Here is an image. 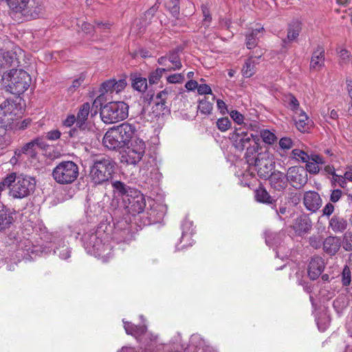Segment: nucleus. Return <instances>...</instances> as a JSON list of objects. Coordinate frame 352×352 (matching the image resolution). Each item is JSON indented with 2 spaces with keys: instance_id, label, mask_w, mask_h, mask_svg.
Segmentation results:
<instances>
[{
  "instance_id": "nucleus-1",
  "label": "nucleus",
  "mask_w": 352,
  "mask_h": 352,
  "mask_svg": "<svg viewBox=\"0 0 352 352\" xmlns=\"http://www.w3.org/2000/svg\"><path fill=\"white\" fill-rule=\"evenodd\" d=\"M1 186L10 189V195L14 199H23L32 193L36 187L34 177L12 173L2 181Z\"/></svg>"
},
{
  "instance_id": "nucleus-2",
  "label": "nucleus",
  "mask_w": 352,
  "mask_h": 352,
  "mask_svg": "<svg viewBox=\"0 0 352 352\" xmlns=\"http://www.w3.org/2000/svg\"><path fill=\"white\" fill-rule=\"evenodd\" d=\"M116 170V162L109 156L98 155L92 160L89 177L95 185L108 183Z\"/></svg>"
},
{
  "instance_id": "nucleus-3",
  "label": "nucleus",
  "mask_w": 352,
  "mask_h": 352,
  "mask_svg": "<svg viewBox=\"0 0 352 352\" xmlns=\"http://www.w3.org/2000/svg\"><path fill=\"white\" fill-rule=\"evenodd\" d=\"M21 99H6L0 104V126L10 130L16 120L21 116Z\"/></svg>"
},
{
  "instance_id": "nucleus-4",
  "label": "nucleus",
  "mask_w": 352,
  "mask_h": 352,
  "mask_svg": "<svg viewBox=\"0 0 352 352\" xmlns=\"http://www.w3.org/2000/svg\"><path fill=\"white\" fill-rule=\"evenodd\" d=\"M129 106L124 102H111L100 109V117L106 124H111L123 120L128 117Z\"/></svg>"
},
{
  "instance_id": "nucleus-5",
  "label": "nucleus",
  "mask_w": 352,
  "mask_h": 352,
  "mask_svg": "<svg viewBox=\"0 0 352 352\" xmlns=\"http://www.w3.org/2000/svg\"><path fill=\"white\" fill-rule=\"evenodd\" d=\"M79 174L78 165L72 161L60 162L53 170L52 177L60 184L74 182Z\"/></svg>"
},
{
  "instance_id": "nucleus-6",
  "label": "nucleus",
  "mask_w": 352,
  "mask_h": 352,
  "mask_svg": "<svg viewBox=\"0 0 352 352\" xmlns=\"http://www.w3.org/2000/svg\"><path fill=\"white\" fill-rule=\"evenodd\" d=\"M5 78L10 82V91L14 95L24 93L31 82L30 75L23 69H11Z\"/></svg>"
},
{
  "instance_id": "nucleus-7",
  "label": "nucleus",
  "mask_w": 352,
  "mask_h": 352,
  "mask_svg": "<svg viewBox=\"0 0 352 352\" xmlns=\"http://www.w3.org/2000/svg\"><path fill=\"white\" fill-rule=\"evenodd\" d=\"M100 235V234L95 231H90L85 233L82 238L83 245L87 252L95 256H101L107 248L102 243Z\"/></svg>"
},
{
  "instance_id": "nucleus-8",
  "label": "nucleus",
  "mask_w": 352,
  "mask_h": 352,
  "mask_svg": "<svg viewBox=\"0 0 352 352\" xmlns=\"http://www.w3.org/2000/svg\"><path fill=\"white\" fill-rule=\"evenodd\" d=\"M123 203L127 212L133 216L143 212L146 206L143 195L136 189L123 198Z\"/></svg>"
},
{
  "instance_id": "nucleus-9",
  "label": "nucleus",
  "mask_w": 352,
  "mask_h": 352,
  "mask_svg": "<svg viewBox=\"0 0 352 352\" xmlns=\"http://www.w3.org/2000/svg\"><path fill=\"white\" fill-rule=\"evenodd\" d=\"M258 175L262 178L267 179L270 177L274 170V162L272 157L266 153H259L257 154V161H254L252 164Z\"/></svg>"
},
{
  "instance_id": "nucleus-10",
  "label": "nucleus",
  "mask_w": 352,
  "mask_h": 352,
  "mask_svg": "<svg viewBox=\"0 0 352 352\" xmlns=\"http://www.w3.org/2000/svg\"><path fill=\"white\" fill-rule=\"evenodd\" d=\"M69 137L81 144H91L96 138V131L90 125H84L78 127L76 126L67 133Z\"/></svg>"
},
{
  "instance_id": "nucleus-11",
  "label": "nucleus",
  "mask_w": 352,
  "mask_h": 352,
  "mask_svg": "<svg viewBox=\"0 0 352 352\" xmlns=\"http://www.w3.org/2000/svg\"><path fill=\"white\" fill-rule=\"evenodd\" d=\"M287 182H290L292 186L300 189L307 182V173L302 166H294L290 167L287 173Z\"/></svg>"
},
{
  "instance_id": "nucleus-12",
  "label": "nucleus",
  "mask_w": 352,
  "mask_h": 352,
  "mask_svg": "<svg viewBox=\"0 0 352 352\" xmlns=\"http://www.w3.org/2000/svg\"><path fill=\"white\" fill-rule=\"evenodd\" d=\"M230 138L232 141L235 148L241 151L245 149L244 144L251 142V140H254L256 136L252 133H249L247 131L236 129L235 131L230 134Z\"/></svg>"
},
{
  "instance_id": "nucleus-13",
  "label": "nucleus",
  "mask_w": 352,
  "mask_h": 352,
  "mask_svg": "<svg viewBox=\"0 0 352 352\" xmlns=\"http://www.w3.org/2000/svg\"><path fill=\"white\" fill-rule=\"evenodd\" d=\"M133 234L130 230V226L126 221L117 222L115 226L114 239L118 243H128L133 239Z\"/></svg>"
},
{
  "instance_id": "nucleus-14",
  "label": "nucleus",
  "mask_w": 352,
  "mask_h": 352,
  "mask_svg": "<svg viewBox=\"0 0 352 352\" xmlns=\"http://www.w3.org/2000/svg\"><path fill=\"white\" fill-rule=\"evenodd\" d=\"M16 219V211L6 206L0 210V232L9 230Z\"/></svg>"
},
{
  "instance_id": "nucleus-15",
  "label": "nucleus",
  "mask_w": 352,
  "mask_h": 352,
  "mask_svg": "<svg viewBox=\"0 0 352 352\" xmlns=\"http://www.w3.org/2000/svg\"><path fill=\"white\" fill-rule=\"evenodd\" d=\"M126 86V81L125 78H120L118 80L116 79H109L104 82L100 88V92L102 95L105 93H113L116 94L122 91Z\"/></svg>"
},
{
  "instance_id": "nucleus-16",
  "label": "nucleus",
  "mask_w": 352,
  "mask_h": 352,
  "mask_svg": "<svg viewBox=\"0 0 352 352\" xmlns=\"http://www.w3.org/2000/svg\"><path fill=\"white\" fill-rule=\"evenodd\" d=\"M312 228V222L309 215L301 214L296 219L293 225V229L296 234L302 236L308 233Z\"/></svg>"
},
{
  "instance_id": "nucleus-17",
  "label": "nucleus",
  "mask_w": 352,
  "mask_h": 352,
  "mask_svg": "<svg viewBox=\"0 0 352 352\" xmlns=\"http://www.w3.org/2000/svg\"><path fill=\"white\" fill-rule=\"evenodd\" d=\"M120 135L117 133L114 128H111L106 132L102 139L103 145L109 150H116L124 148V146L120 140Z\"/></svg>"
},
{
  "instance_id": "nucleus-18",
  "label": "nucleus",
  "mask_w": 352,
  "mask_h": 352,
  "mask_svg": "<svg viewBox=\"0 0 352 352\" xmlns=\"http://www.w3.org/2000/svg\"><path fill=\"white\" fill-rule=\"evenodd\" d=\"M271 188L274 191L282 192L287 186V177L280 171L276 170L271 173L268 178Z\"/></svg>"
},
{
  "instance_id": "nucleus-19",
  "label": "nucleus",
  "mask_w": 352,
  "mask_h": 352,
  "mask_svg": "<svg viewBox=\"0 0 352 352\" xmlns=\"http://www.w3.org/2000/svg\"><path fill=\"white\" fill-rule=\"evenodd\" d=\"M115 131L120 135V140L124 146L128 145L135 131V127L127 122H124L120 125L113 127Z\"/></svg>"
},
{
  "instance_id": "nucleus-20",
  "label": "nucleus",
  "mask_w": 352,
  "mask_h": 352,
  "mask_svg": "<svg viewBox=\"0 0 352 352\" xmlns=\"http://www.w3.org/2000/svg\"><path fill=\"white\" fill-rule=\"evenodd\" d=\"M303 203L308 210L316 212L322 205V199L318 192L307 191L304 195Z\"/></svg>"
},
{
  "instance_id": "nucleus-21",
  "label": "nucleus",
  "mask_w": 352,
  "mask_h": 352,
  "mask_svg": "<svg viewBox=\"0 0 352 352\" xmlns=\"http://www.w3.org/2000/svg\"><path fill=\"white\" fill-rule=\"evenodd\" d=\"M325 267L324 261L320 256L313 257L309 264L308 275L312 280L317 279L324 271Z\"/></svg>"
},
{
  "instance_id": "nucleus-22",
  "label": "nucleus",
  "mask_w": 352,
  "mask_h": 352,
  "mask_svg": "<svg viewBox=\"0 0 352 352\" xmlns=\"http://www.w3.org/2000/svg\"><path fill=\"white\" fill-rule=\"evenodd\" d=\"M324 65V49L321 45H318L314 51L311 61L310 68L314 70H320Z\"/></svg>"
},
{
  "instance_id": "nucleus-23",
  "label": "nucleus",
  "mask_w": 352,
  "mask_h": 352,
  "mask_svg": "<svg viewBox=\"0 0 352 352\" xmlns=\"http://www.w3.org/2000/svg\"><path fill=\"white\" fill-rule=\"evenodd\" d=\"M340 240L335 236H329L324 239L322 249L330 256L335 255L340 250Z\"/></svg>"
},
{
  "instance_id": "nucleus-24",
  "label": "nucleus",
  "mask_w": 352,
  "mask_h": 352,
  "mask_svg": "<svg viewBox=\"0 0 352 352\" xmlns=\"http://www.w3.org/2000/svg\"><path fill=\"white\" fill-rule=\"evenodd\" d=\"M262 54L258 56L249 57L242 68V75L245 78H250L256 72V65L258 64V60L261 58Z\"/></svg>"
},
{
  "instance_id": "nucleus-25",
  "label": "nucleus",
  "mask_w": 352,
  "mask_h": 352,
  "mask_svg": "<svg viewBox=\"0 0 352 352\" xmlns=\"http://www.w3.org/2000/svg\"><path fill=\"white\" fill-rule=\"evenodd\" d=\"M259 138L258 136H256V138L254 140H251L250 144H249L248 150L245 153V158L246 160L247 163L250 166H252L254 163V161H257V155L255 154L258 153L260 148L259 144Z\"/></svg>"
},
{
  "instance_id": "nucleus-26",
  "label": "nucleus",
  "mask_w": 352,
  "mask_h": 352,
  "mask_svg": "<svg viewBox=\"0 0 352 352\" xmlns=\"http://www.w3.org/2000/svg\"><path fill=\"white\" fill-rule=\"evenodd\" d=\"M36 154L33 143L30 142L24 144L21 148L16 149L14 151V157L13 159H15L16 156H17V159H20L21 160H25V157L35 158Z\"/></svg>"
},
{
  "instance_id": "nucleus-27",
  "label": "nucleus",
  "mask_w": 352,
  "mask_h": 352,
  "mask_svg": "<svg viewBox=\"0 0 352 352\" xmlns=\"http://www.w3.org/2000/svg\"><path fill=\"white\" fill-rule=\"evenodd\" d=\"M255 199L259 202L267 205H274L276 202V199L271 196L265 187L260 186L254 191Z\"/></svg>"
},
{
  "instance_id": "nucleus-28",
  "label": "nucleus",
  "mask_w": 352,
  "mask_h": 352,
  "mask_svg": "<svg viewBox=\"0 0 352 352\" xmlns=\"http://www.w3.org/2000/svg\"><path fill=\"white\" fill-rule=\"evenodd\" d=\"M347 221L342 217L334 215L329 220V228L336 233L343 232L347 228Z\"/></svg>"
},
{
  "instance_id": "nucleus-29",
  "label": "nucleus",
  "mask_w": 352,
  "mask_h": 352,
  "mask_svg": "<svg viewBox=\"0 0 352 352\" xmlns=\"http://www.w3.org/2000/svg\"><path fill=\"white\" fill-rule=\"evenodd\" d=\"M122 321L124 323V328L128 335H131L137 338L144 334L146 331L147 328L144 324L135 325L131 322L125 321L124 319Z\"/></svg>"
},
{
  "instance_id": "nucleus-30",
  "label": "nucleus",
  "mask_w": 352,
  "mask_h": 352,
  "mask_svg": "<svg viewBox=\"0 0 352 352\" xmlns=\"http://www.w3.org/2000/svg\"><path fill=\"white\" fill-rule=\"evenodd\" d=\"M132 87L139 91L144 92L148 87L147 80L146 78L141 76L140 74L133 73L130 75Z\"/></svg>"
},
{
  "instance_id": "nucleus-31",
  "label": "nucleus",
  "mask_w": 352,
  "mask_h": 352,
  "mask_svg": "<svg viewBox=\"0 0 352 352\" xmlns=\"http://www.w3.org/2000/svg\"><path fill=\"white\" fill-rule=\"evenodd\" d=\"M90 104L88 102H85L80 107L77 113L76 126L80 127L84 125H89L87 123V120L89 113Z\"/></svg>"
},
{
  "instance_id": "nucleus-32",
  "label": "nucleus",
  "mask_w": 352,
  "mask_h": 352,
  "mask_svg": "<svg viewBox=\"0 0 352 352\" xmlns=\"http://www.w3.org/2000/svg\"><path fill=\"white\" fill-rule=\"evenodd\" d=\"M142 147L138 149V151H133L131 148H127L126 154L122 155V158L125 159V161L129 164H135L139 162L143 157Z\"/></svg>"
},
{
  "instance_id": "nucleus-33",
  "label": "nucleus",
  "mask_w": 352,
  "mask_h": 352,
  "mask_svg": "<svg viewBox=\"0 0 352 352\" xmlns=\"http://www.w3.org/2000/svg\"><path fill=\"white\" fill-rule=\"evenodd\" d=\"M296 126L301 132H305L309 129V119L307 115L302 109L294 116Z\"/></svg>"
},
{
  "instance_id": "nucleus-34",
  "label": "nucleus",
  "mask_w": 352,
  "mask_h": 352,
  "mask_svg": "<svg viewBox=\"0 0 352 352\" xmlns=\"http://www.w3.org/2000/svg\"><path fill=\"white\" fill-rule=\"evenodd\" d=\"M111 184L114 193L118 194V196H122V199L127 195H129L131 194V191L135 190L129 187L124 183L120 181H115L112 182Z\"/></svg>"
},
{
  "instance_id": "nucleus-35",
  "label": "nucleus",
  "mask_w": 352,
  "mask_h": 352,
  "mask_svg": "<svg viewBox=\"0 0 352 352\" xmlns=\"http://www.w3.org/2000/svg\"><path fill=\"white\" fill-rule=\"evenodd\" d=\"M301 23L298 21H292L287 29V40L289 42L295 41L301 31Z\"/></svg>"
},
{
  "instance_id": "nucleus-36",
  "label": "nucleus",
  "mask_w": 352,
  "mask_h": 352,
  "mask_svg": "<svg viewBox=\"0 0 352 352\" xmlns=\"http://www.w3.org/2000/svg\"><path fill=\"white\" fill-rule=\"evenodd\" d=\"M179 49L173 50L166 55L168 60L173 65L171 68L167 69L168 71L180 69L182 67L179 56Z\"/></svg>"
},
{
  "instance_id": "nucleus-37",
  "label": "nucleus",
  "mask_w": 352,
  "mask_h": 352,
  "mask_svg": "<svg viewBox=\"0 0 352 352\" xmlns=\"http://www.w3.org/2000/svg\"><path fill=\"white\" fill-rule=\"evenodd\" d=\"M263 28H258L252 30L250 33L246 35V46L248 49H252L257 45L258 35L263 32Z\"/></svg>"
},
{
  "instance_id": "nucleus-38",
  "label": "nucleus",
  "mask_w": 352,
  "mask_h": 352,
  "mask_svg": "<svg viewBox=\"0 0 352 352\" xmlns=\"http://www.w3.org/2000/svg\"><path fill=\"white\" fill-rule=\"evenodd\" d=\"M9 7L16 12H24L30 0H5Z\"/></svg>"
},
{
  "instance_id": "nucleus-39",
  "label": "nucleus",
  "mask_w": 352,
  "mask_h": 352,
  "mask_svg": "<svg viewBox=\"0 0 352 352\" xmlns=\"http://www.w3.org/2000/svg\"><path fill=\"white\" fill-rule=\"evenodd\" d=\"M284 102L289 109H290L293 111H295L296 114H297L298 113V111L300 110L299 109V102L294 95H286L284 98Z\"/></svg>"
},
{
  "instance_id": "nucleus-40",
  "label": "nucleus",
  "mask_w": 352,
  "mask_h": 352,
  "mask_svg": "<svg viewBox=\"0 0 352 352\" xmlns=\"http://www.w3.org/2000/svg\"><path fill=\"white\" fill-rule=\"evenodd\" d=\"M164 6L170 12L173 16L177 17L179 16V0H166Z\"/></svg>"
},
{
  "instance_id": "nucleus-41",
  "label": "nucleus",
  "mask_w": 352,
  "mask_h": 352,
  "mask_svg": "<svg viewBox=\"0 0 352 352\" xmlns=\"http://www.w3.org/2000/svg\"><path fill=\"white\" fill-rule=\"evenodd\" d=\"M1 63H3L2 67H10L14 59L15 58V54L12 52L7 51V52H0Z\"/></svg>"
},
{
  "instance_id": "nucleus-42",
  "label": "nucleus",
  "mask_w": 352,
  "mask_h": 352,
  "mask_svg": "<svg viewBox=\"0 0 352 352\" xmlns=\"http://www.w3.org/2000/svg\"><path fill=\"white\" fill-rule=\"evenodd\" d=\"M212 109V103L208 101L206 97L199 101L198 109L201 113L204 115H209L210 114Z\"/></svg>"
},
{
  "instance_id": "nucleus-43",
  "label": "nucleus",
  "mask_w": 352,
  "mask_h": 352,
  "mask_svg": "<svg viewBox=\"0 0 352 352\" xmlns=\"http://www.w3.org/2000/svg\"><path fill=\"white\" fill-rule=\"evenodd\" d=\"M265 242L269 246L276 245L280 241L281 236L284 235L281 233L267 232L265 233Z\"/></svg>"
},
{
  "instance_id": "nucleus-44",
  "label": "nucleus",
  "mask_w": 352,
  "mask_h": 352,
  "mask_svg": "<svg viewBox=\"0 0 352 352\" xmlns=\"http://www.w3.org/2000/svg\"><path fill=\"white\" fill-rule=\"evenodd\" d=\"M167 71V69L165 68H157L155 71L152 72L148 76L150 84L157 83L163 74Z\"/></svg>"
},
{
  "instance_id": "nucleus-45",
  "label": "nucleus",
  "mask_w": 352,
  "mask_h": 352,
  "mask_svg": "<svg viewBox=\"0 0 352 352\" xmlns=\"http://www.w3.org/2000/svg\"><path fill=\"white\" fill-rule=\"evenodd\" d=\"M54 252L58 255V256L62 259H67L71 256V250L66 245H63L62 246L56 248L54 250Z\"/></svg>"
},
{
  "instance_id": "nucleus-46",
  "label": "nucleus",
  "mask_w": 352,
  "mask_h": 352,
  "mask_svg": "<svg viewBox=\"0 0 352 352\" xmlns=\"http://www.w3.org/2000/svg\"><path fill=\"white\" fill-rule=\"evenodd\" d=\"M32 122V120L30 118L24 119L22 121H19V120H16L15 123L13 124L10 130L12 131H20L25 130L27 129Z\"/></svg>"
},
{
  "instance_id": "nucleus-47",
  "label": "nucleus",
  "mask_w": 352,
  "mask_h": 352,
  "mask_svg": "<svg viewBox=\"0 0 352 352\" xmlns=\"http://www.w3.org/2000/svg\"><path fill=\"white\" fill-rule=\"evenodd\" d=\"M261 137L263 141L268 144H273L277 139L276 135L267 129H264L261 131Z\"/></svg>"
},
{
  "instance_id": "nucleus-48",
  "label": "nucleus",
  "mask_w": 352,
  "mask_h": 352,
  "mask_svg": "<svg viewBox=\"0 0 352 352\" xmlns=\"http://www.w3.org/2000/svg\"><path fill=\"white\" fill-rule=\"evenodd\" d=\"M324 239L320 235H312L309 238V243L311 247L318 250L323 245Z\"/></svg>"
},
{
  "instance_id": "nucleus-49",
  "label": "nucleus",
  "mask_w": 352,
  "mask_h": 352,
  "mask_svg": "<svg viewBox=\"0 0 352 352\" xmlns=\"http://www.w3.org/2000/svg\"><path fill=\"white\" fill-rule=\"evenodd\" d=\"M342 246L346 251L352 250V231H347L344 233L342 240Z\"/></svg>"
},
{
  "instance_id": "nucleus-50",
  "label": "nucleus",
  "mask_w": 352,
  "mask_h": 352,
  "mask_svg": "<svg viewBox=\"0 0 352 352\" xmlns=\"http://www.w3.org/2000/svg\"><path fill=\"white\" fill-rule=\"evenodd\" d=\"M41 11L42 7L40 5H37L34 8L32 7L31 8H28V6H26V8L24 12H21V13L24 15H29L33 18H36L38 16Z\"/></svg>"
},
{
  "instance_id": "nucleus-51",
  "label": "nucleus",
  "mask_w": 352,
  "mask_h": 352,
  "mask_svg": "<svg viewBox=\"0 0 352 352\" xmlns=\"http://www.w3.org/2000/svg\"><path fill=\"white\" fill-rule=\"evenodd\" d=\"M192 226L193 223L192 221L185 219L182 224V239H183L184 237L187 236L188 234H192Z\"/></svg>"
},
{
  "instance_id": "nucleus-52",
  "label": "nucleus",
  "mask_w": 352,
  "mask_h": 352,
  "mask_svg": "<svg viewBox=\"0 0 352 352\" xmlns=\"http://www.w3.org/2000/svg\"><path fill=\"white\" fill-rule=\"evenodd\" d=\"M292 155L294 158L297 160H300L302 162H305L309 160V155L300 149H294L292 151Z\"/></svg>"
},
{
  "instance_id": "nucleus-53",
  "label": "nucleus",
  "mask_w": 352,
  "mask_h": 352,
  "mask_svg": "<svg viewBox=\"0 0 352 352\" xmlns=\"http://www.w3.org/2000/svg\"><path fill=\"white\" fill-rule=\"evenodd\" d=\"M351 270L348 265H345L342 272V283L344 286H348L351 281Z\"/></svg>"
},
{
  "instance_id": "nucleus-54",
  "label": "nucleus",
  "mask_w": 352,
  "mask_h": 352,
  "mask_svg": "<svg viewBox=\"0 0 352 352\" xmlns=\"http://www.w3.org/2000/svg\"><path fill=\"white\" fill-rule=\"evenodd\" d=\"M231 122L228 118H221L217 120V126L222 132L226 131L230 128Z\"/></svg>"
},
{
  "instance_id": "nucleus-55",
  "label": "nucleus",
  "mask_w": 352,
  "mask_h": 352,
  "mask_svg": "<svg viewBox=\"0 0 352 352\" xmlns=\"http://www.w3.org/2000/svg\"><path fill=\"white\" fill-rule=\"evenodd\" d=\"M272 208L275 210V212L280 221L285 219L284 216L289 212V209L285 206H280L278 208H276L275 204L272 205Z\"/></svg>"
},
{
  "instance_id": "nucleus-56",
  "label": "nucleus",
  "mask_w": 352,
  "mask_h": 352,
  "mask_svg": "<svg viewBox=\"0 0 352 352\" xmlns=\"http://www.w3.org/2000/svg\"><path fill=\"white\" fill-rule=\"evenodd\" d=\"M142 147V150H143V155H144V152H145V148H146L145 143L142 139L137 138L132 140L131 146L129 148L133 149V151H138V149L141 148Z\"/></svg>"
},
{
  "instance_id": "nucleus-57",
  "label": "nucleus",
  "mask_w": 352,
  "mask_h": 352,
  "mask_svg": "<svg viewBox=\"0 0 352 352\" xmlns=\"http://www.w3.org/2000/svg\"><path fill=\"white\" fill-rule=\"evenodd\" d=\"M301 200V195L296 192H290L288 193L287 201L294 206H297Z\"/></svg>"
},
{
  "instance_id": "nucleus-58",
  "label": "nucleus",
  "mask_w": 352,
  "mask_h": 352,
  "mask_svg": "<svg viewBox=\"0 0 352 352\" xmlns=\"http://www.w3.org/2000/svg\"><path fill=\"white\" fill-rule=\"evenodd\" d=\"M306 163V169L305 170L307 172H309L312 174H316L319 173L320 168L319 165L316 163L311 162L310 160H308L307 162H305Z\"/></svg>"
},
{
  "instance_id": "nucleus-59",
  "label": "nucleus",
  "mask_w": 352,
  "mask_h": 352,
  "mask_svg": "<svg viewBox=\"0 0 352 352\" xmlns=\"http://www.w3.org/2000/svg\"><path fill=\"white\" fill-rule=\"evenodd\" d=\"M184 80V76L182 74H174L167 78V81L170 83H182Z\"/></svg>"
},
{
  "instance_id": "nucleus-60",
  "label": "nucleus",
  "mask_w": 352,
  "mask_h": 352,
  "mask_svg": "<svg viewBox=\"0 0 352 352\" xmlns=\"http://www.w3.org/2000/svg\"><path fill=\"white\" fill-rule=\"evenodd\" d=\"M230 116L232 118V119L237 124H241L243 122L244 116L238 111H232L230 113Z\"/></svg>"
},
{
  "instance_id": "nucleus-61",
  "label": "nucleus",
  "mask_w": 352,
  "mask_h": 352,
  "mask_svg": "<svg viewBox=\"0 0 352 352\" xmlns=\"http://www.w3.org/2000/svg\"><path fill=\"white\" fill-rule=\"evenodd\" d=\"M202 12L204 15L203 25L208 27L212 20V16L208 9L206 6H202Z\"/></svg>"
},
{
  "instance_id": "nucleus-62",
  "label": "nucleus",
  "mask_w": 352,
  "mask_h": 352,
  "mask_svg": "<svg viewBox=\"0 0 352 352\" xmlns=\"http://www.w3.org/2000/svg\"><path fill=\"white\" fill-rule=\"evenodd\" d=\"M154 111H157L158 114H164L168 111L166 106V102H156L155 107H153Z\"/></svg>"
},
{
  "instance_id": "nucleus-63",
  "label": "nucleus",
  "mask_w": 352,
  "mask_h": 352,
  "mask_svg": "<svg viewBox=\"0 0 352 352\" xmlns=\"http://www.w3.org/2000/svg\"><path fill=\"white\" fill-rule=\"evenodd\" d=\"M279 145L283 149H289L292 147L293 142L290 138H283L279 141Z\"/></svg>"
},
{
  "instance_id": "nucleus-64",
  "label": "nucleus",
  "mask_w": 352,
  "mask_h": 352,
  "mask_svg": "<svg viewBox=\"0 0 352 352\" xmlns=\"http://www.w3.org/2000/svg\"><path fill=\"white\" fill-rule=\"evenodd\" d=\"M197 91L201 95L212 94L210 87L206 84L198 85Z\"/></svg>"
}]
</instances>
